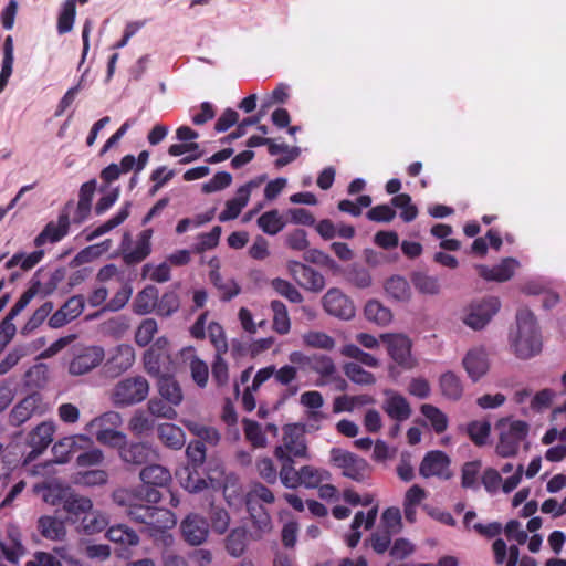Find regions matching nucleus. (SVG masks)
<instances>
[{
  "label": "nucleus",
  "instance_id": "obj_1",
  "mask_svg": "<svg viewBox=\"0 0 566 566\" xmlns=\"http://www.w3.org/2000/svg\"><path fill=\"white\" fill-rule=\"evenodd\" d=\"M517 331L512 336V347L518 358L527 359L542 350V337L535 315L528 308L516 313Z\"/></svg>",
  "mask_w": 566,
  "mask_h": 566
},
{
  "label": "nucleus",
  "instance_id": "obj_2",
  "mask_svg": "<svg viewBox=\"0 0 566 566\" xmlns=\"http://www.w3.org/2000/svg\"><path fill=\"white\" fill-rule=\"evenodd\" d=\"M139 478L143 482L138 490L140 499L154 504L161 500L159 489H166L171 482L170 471L155 462L145 465L139 472Z\"/></svg>",
  "mask_w": 566,
  "mask_h": 566
},
{
  "label": "nucleus",
  "instance_id": "obj_3",
  "mask_svg": "<svg viewBox=\"0 0 566 566\" xmlns=\"http://www.w3.org/2000/svg\"><path fill=\"white\" fill-rule=\"evenodd\" d=\"M528 428V424L522 420L500 419L496 423V429L500 431L496 453L502 458L514 457L527 437Z\"/></svg>",
  "mask_w": 566,
  "mask_h": 566
},
{
  "label": "nucleus",
  "instance_id": "obj_4",
  "mask_svg": "<svg viewBox=\"0 0 566 566\" xmlns=\"http://www.w3.org/2000/svg\"><path fill=\"white\" fill-rule=\"evenodd\" d=\"M149 394V382L143 376L127 377L119 380L111 394L112 402L119 408L144 401Z\"/></svg>",
  "mask_w": 566,
  "mask_h": 566
},
{
  "label": "nucleus",
  "instance_id": "obj_5",
  "mask_svg": "<svg viewBox=\"0 0 566 566\" xmlns=\"http://www.w3.org/2000/svg\"><path fill=\"white\" fill-rule=\"evenodd\" d=\"M45 501L53 505L61 504L63 510L74 520L92 510L93 503L90 497L76 494L70 488L60 485L49 486Z\"/></svg>",
  "mask_w": 566,
  "mask_h": 566
},
{
  "label": "nucleus",
  "instance_id": "obj_6",
  "mask_svg": "<svg viewBox=\"0 0 566 566\" xmlns=\"http://www.w3.org/2000/svg\"><path fill=\"white\" fill-rule=\"evenodd\" d=\"M331 461L334 465L342 469L344 476L356 482H364L371 474V467L365 459L340 448H333L331 450Z\"/></svg>",
  "mask_w": 566,
  "mask_h": 566
},
{
  "label": "nucleus",
  "instance_id": "obj_7",
  "mask_svg": "<svg viewBox=\"0 0 566 566\" xmlns=\"http://www.w3.org/2000/svg\"><path fill=\"white\" fill-rule=\"evenodd\" d=\"M274 457L308 458L304 426L291 423L283 428L282 443L275 447Z\"/></svg>",
  "mask_w": 566,
  "mask_h": 566
},
{
  "label": "nucleus",
  "instance_id": "obj_8",
  "mask_svg": "<svg viewBox=\"0 0 566 566\" xmlns=\"http://www.w3.org/2000/svg\"><path fill=\"white\" fill-rule=\"evenodd\" d=\"M153 229L143 230L136 240L135 247H132V237L128 232L124 233L119 244V254L127 266H133L143 262L151 253Z\"/></svg>",
  "mask_w": 566,
  "mask_h": 566
},
{
  "label": "nucleus",
  "instance_id": "obj_9",
  "mask_svg": "<svg viewBox=\"0 0 566 566\" xmlns=\"http://www.w3.org/2000/svg\"><path fill=\"white\" fill-rule=\"evenodd\" d=\"M118 454L123 462L133 467L148 465L160 458L158 450L151 443L129 442L127 440L119 446Z\"/></svg>",
  "mask_w": 566,
  "mask_h": 566
},
{
  "label": "nucleus",
  "instance_id": "obj_10",
  "mask_svg": "<svg viewBox=\"0 0 566 566\" xmlns=\"http://www.w3.org/2000/svg\"><path fill=\"white\" fill-rule=\"evenodd\" d=\"M500 306V300L495 296L472 302L463 322L473 329H481L499 312Z\"/></svg>",
  "mask_w": 566,
  "mask_h": 566
},
{
  "label": "nucleus",
  "instance_id": "obj_11",
  "mask_svg": "<svg viewBox=\"0 0 566 566\" xmlns=\"http://www.w3.org/2000/svg\"><path fill=\"white\" fill-rule=\"evenodd\" d=\"M73 202L69 201L61 210L57 217V221H50L43 228V230L35 237L34 245L42 247L46 242L55 243L61 241L70 230V211Z\"/></svg>",
  "mask_w": 566,
  "mask_h": 566
},
{
  "label": "nucleus",
  "instance_id": "obj_12",
  "mask_svg": "<svg viewBox=\"0 0 566 566\" xmlns=\"http://www.w3.org/2000/svg\"><path fill=\"white\" fill-rule=\"evenodd\" d=\"M135 363V349L132 345L120 344L114 348L108 359L103 365V371L107 377L116 378L128 370Z\"/></svg>",
  "mask_w": 566,
  "mask_h": 566
},
{
  "label": "nucleus",
  "instance_id": "obj_13",
  "mask_svg": "<svg viewBox=\"0 0 566 566\" xmlns=\"http://www.w3.org/2000/svg\"><path fill=\"white\" fill-rule=\"evenodd\" d=\"M326 313L340 319H350L355 316L353 301L338 289H329L322 298Z\"/></svg>",
  "mask_w": 566,
  "mask_h": 566
},
{
  "label": "nucleus",
  "instance_id": "obj_14",
  "mask_svg": "<svg viewBox=\"0 0 566 566\" xmlns=\"http://www.w3.org/2000/svg\"><path fill=\"white\" fill-rule=\"evenodd\" d=\"M105 352L101 346H90L76 354L69 365V373L81 376L90 373L102 364Z\"/></svg>",
  "mask_w": 566,
  "mask_h": 566
},
{
  "label": "nucleus",
  "instance_id": "obj_15",
  "mask_svg": "<svg viewBox=\"0 0 566 566\" xmlns=\"http://www.w3.org/2000/svg\"><path fill=\"white\" fill-rule=\"evenodd\" d=\"M382 339L387 344L389 356L402 368L411 369L415 360L411 356V340L402 334L386 335Z\"/></svg>",
  "mask_w": 566,
  "mask_h": 566
},
{
  "label": "nucleus",
  "instance_id": "obj_16",
  "mask_svg": "<svg viewBox=\"0 0 566 566\" xmlns=\"http://www.w3.org/2000/svg\"><path fill=\"white\" fill-rule=\"evenodd\" d=\"M184 539L192 546L202 544L209 534L207 520L198 514L191 513L185 517L180 525Z\"/></svg>",
  "mask_w": 566,
  "mask_h": 566
},
{
  "label": "nucleus",
  "instance_id": "obj_17",
  "mask_svg": "<svg viewBox=\"0 0 566 566\" xmlns=\"http://www.w3.org/2000/svg\"><path fill=\"white\" fill-rule=\"evenodd\" d=\"M449 465L450 459L444 452L439 450L430 451L423 457L419 467V473L423 478L439 476L449 479Z\"/></svg>",
  "mask_w": 566,
  "mask_h": 566
},
{
  "label": "nucleus",
  "instance_id": "obj_18",
  "mask_svg": "<svg viewBox=\"0 0 566 566\" xmlns=\"http://www.w3.org/2000/svg\"><path fill=\"white\" fill-rule=\"evenodd\" d=\"M55 427L52 422H41L28 437V444L32 450L27 455V460L32 461L39 457L53 441Z\"/></svg>",
  "mask_w": 566,
  "mask_h": 566
},
{
  "label": "nucleus",
  "instance_id": "obj_19",
  "mask_svg": "<svg viewBox=\"0 0 566 566\" xmlns=\"http://www.w3.org/2000/svg\"><path fill=\"white\" fill-rule=\"evenodd\" d=\"M290 269L293 277L303 289L321 292L325 287L324 276L315 269L301 262H292Z\"/></svg>",
  "mask_w": 566,
  "mask_h": 566
},
{
  "label": "nucleus",
  "instance_id": "obj_20",
  "mask_svg": "<svg viewBox=\"0 0 566 566\" xmlns=\"http://www.w3.org/2000/svg\"><path fill=\"white\" fill-rule=\"evenodd\" d=\"M259 184L255 180H250L241 186L237 190L235 197L226 202V209L219 214V220L226 222L238 218L249 202L252 188L258 187Z\"/></svg>",
  "mask_w": 566,
  "mask_h": 566
},
{
  "label": "nucleus",
  "instance_id": "obj_21",
  "mask_svg": "<svg viewBox=\"0 0 566 566\" xmlns=\"http://www.w3.org/2000/svg\"><path fill=\"white\" fill-rule=\"evenodd\" d=\"M41 401V395L38 392H33L24 397L10 411L9 424L12 427L22 426L34 415Z\"/></svg>",
  "mask_w": 566,
  "mask_h": 566
},
{
  "label": "nucleus",
  "instance_id": "obj_22",
  "mask_svg": "<svg viewBox=\"0 0 566 566\" xmlns=\"http://www.w3.org/2000/svg\"><path fill=\"white\" fill-rule=\"evenodd\" d=\"M517 261L513 258H505L499 264L489 268L478 265V272L486 281L505 282L509 281L517 266Z\"/></svg>",
  "mask_w": 566,
  "mask_h": 566
},
{
  "label": "nucleus",
  "instance_id": "obj_23",
  "mask_svg": "<svg viewBox=\"0 0 566 566\" xmlns=\"http://www.w3.org/2000/svg\"><path fill=\"white\" fill-rule=\"evenodd\" d=\"M462 365L472 381L481 379L489 370V361L483 349H471L462 360Z\"/></svg>",
  "mask_w": 566,
  "mask_h": 566
},
{
  "label": "nucleus",
  "instance_id": "obj_24",
  "mask_svg": "<svg viewBox=\"0 0 566 566\" xmlns=\"http://www.w3.org/2000/svg\"><path fill=\"white\" fill-rule=\"evenodd\" d=\"M96 190V180L91 179L84 182L78 192V201L73 217L76 224L83 223L91 214L92 200Z\"/></svg>",
  "mask_w": 566,
  "mask_h": 566
},
{
  "label": "nucleus",
  "instance_id": "obj_25",
  "mask_svg": "<svg viewBox=\"0 0 566 566\" xmlns=\"http://www.w3.org/2000/svg\"><path fill=\"white\" fill-rule=\"evenodd\" d=\"M253 526L250 537L253 541H260L271 532L272 520L269 512L262 505L247 506Z\"/></svg>",
  "mask_w": 566,
  "mask_h": 566
},
{
  "label": "nucleus",
  "instance_id": "obj_26",
  "mask_svg": "<svg viewBox=\"0 0 566 566\" xmlns=\"http://www.w3.org/2000/svg\"><path fill=\"white\" fill-rule=\"evenodd\" d=\"M77 441L88 442L85 436L65 437L56 442L52 448L53 461L55 463H66L80 450Z\"/></svg>",
  "mask_w": 566,
  "mask_h": 566
},
{
  "label": "nucleus",
  "instance_id": "obj_27",
  "mask_svg": "<svg viewBox=\"0 0 566 566\" xmlns=\"http://www.w3.org/2000/svg\"><path fill=\"white\" fill-rule=\"evenodd\" d=\"M158 440L166 447L172 450H180L186 443V436L184 430L169 422L160 423L157 427Z\"/></svg>",
  "mask_w": 566,
  "mask_h": 566
},
{
  "label": "nucleus",
  "instance_id": "obj_28",
  "mask_svg": "<svg viewBox=\"0 0 566 566\" xmlns=\"http://www.w3.org/2000/svg\"><path fill=\"white\" fill-rule=\"evenodd\" d=\"M384 411L397 422L407 420L411 416V407L408 400L400 394L391 392L385 400Z\"/></svg>",
  "mask_w": 566,
  "mask_h": 566
},
{
  "label": "nucleus",
  "instance_id": "obj_29",
  "mask_svg": "<svg viewBox=\"0 0 566 566\" xmlns=\"http://www.w3.org/2000/svg\"><path fill=\"white\" fill-rule=\"evenodd\" d=\"M250 533L244 527H235L230 531L224 539L227 553L232 557H241L248 547Z\"/></svg>",
  "mask_w": 566,
  "mask_h": 566
},
{
  "label": "nucleus",
  "instance_id": "obj_30",
  "mask_svg": "<svg viewBox=\"0 0 566 566\" xmlns=\"http://www.w3.org/2000/svg\"><path fill=\"white\" fill-rule=\"evenodd\" d=\"M36 527L43 537L52 541H60L66 534L64 522L51 515L40 516Z\"/></svg>",
  "mask_w": 566,
  "mask_h": 566
},
{
  "label": "nucleus",
  "instance_id": "obj_31",
  "mask_svg": "<svg viewBox=\"0 0 566 566\" xmlns=\"http://www.w3.org/2000/svg\"><path fill=\"white\" fill-rule=\"evenodd\" d=\"M158 391L164 400L171 406L182 402L184 394L179 382L172 376H161L158 380Z\"/></svg>",
  "mask_w": 566,
  "mask_h": 566
},
{
  "label": "nucleus",
  "instance_id": "obj_32",
  "mask_svg": "<svg viewBox=\"0 0 566 566\" xmlns=\"http://www.w3.org/2000/svg\"><path fill=\"white\" fill-rule=\"evenodd\" d=\"M158 289L154 285L145 286L138 292L134 301V311L136 314L145 315L157 310Z\"/></svg>",
  "mask_w": 566,
  "mask_h": 566
},
{
  "label": "nucleus",
  "instance_id": "obj_33",
  "mask_svg": "<svg viewBox=\"0 0 566 566\" xmlns=\"http://www.w3.org/2000/svg\"><path fill=\"white\" fill-rule=\"evenodd\" d=\"M280 463L279 478L287 489H296L301 485V469L294 468V459L291 457L276 458Z\"/></svg>",
  "mask_w": 566,
  "mask_h": 566
},
{
  "label": "nucleus",
  "instance_id": "obj_34",
  "mask_svg": "<svg viewBox=\"0 0 566 566\" xmlns=\"http://www.w3.org/2000/svg\"><path fill=\"white\" fill-rule=\"evenodd\" d=\"M150 516L151 520L148 521L147 526L151 535L164 533L176 525L175 515L169 510L154 506Z\"/></svg>",
  "mask_w": 566,
  "mask_h": 566
},
{
  "label": "nucleus",
  "instance_id": "obj_35",
  "mask_svg": "<svg viewBox=\"0 0 566 566\" xmlns=\"http://www.w3.org/2000/svg\"><path fill=\"white\" fill-rule=\"evenodd\" d=\"M130 207L132 203L129 201H126L115 216H113L103 224L98 226L91 233L86 234V241H92L98 237H102L105 233L115 229L116 227L120 226L129 217Z\"/></svg>",
  "mask_w": 566,
  "mask_h": 566
},
{
  "label": "nucleus",
  "instance_id": "obj_36",
  "mask_svg": "<svg viewBox=\"0 0 566 566\" xmlns=\"http://www.w3.org/2000/svg\"><path fill=\"white\" fill-rule=\"evenodd\" d=\"M130 207L132 203L129 201H126L115 216H113L103 224L98 226L91 233L86 234V241H92L98 237H102L105 233L115 229L116 227L120 226L129 217Z\"/></svg>",
  "mask_w": 566,
  "mask_h": 566
},
{
  "label": "nucleus",
  "instance_id": "obj_37",
  "mask_svg": "<svg viewBox=\"0 0 566 566\" xmlns=\"http://www.w3.org/2000/svg\"><path fill=\"white\" fill-rule=\"evenodd\" d=\"M107 538L124 547L136 546L139 543L137 533L125 524L113 525L107 530Z\"/></svg>",
  "mask_w": 566,
  "mask_h": 566
},
{
  "label": "nucleus",
  "instance_id": "obj_38",
  "mask_svg": "<svg viewBox=\"0 0 566 566\" xmlns=\"http://www.w3.org/2000/svg\"><path fill=\"white\" fill-rule=\"evenodd\" d=\"M439 385L446 398L457 401L462 397L463 386L461 379L453 371L442 374Z\"/></svg>",
  "mask_w": 566,
  "mask_h": 566
},
{
  "label": "nucleus",
  "instance_id": "obj_39",
  "mask_svg": "<svg viewBox=\"0 0 566 566\" xmlns=\"http://www.w3.org/2000/svg\"><path fill=\"white\" fill-rule=\"evenodd\" d=\"M286 222L276 209L261 214L258 219L259 228L269 235H275L282 231Z\"/></svg>",
  "mask_w": 566,
  "mask_h": 566
},
{
  "label": "nucleus",
  "instance_id": "obj_40",
  "mask_svg": "<svg viewBox=\"0 0 566 566\" xmlns=\"http://www.w3.org/2000/svg\"><path fill=\"white\" fill-rule=\"evenodd\" d=\"M274 501V493L266 485L261 482L251 483L250 490L245 496L247 506L261 505L260 502L272 504Z\"/></svg>",
  "mask_w": 566,
  "mask_h": 566
},
{
  "label": "nucleus",
  "instance_id": "obj_41",
  "mask_svg": "<svg viewBox=\"0 0 566 566\" xmlns=\"http://www.w3.org/2000/svg\"><path fill=\"white\" fill-rule=\"evenodd\" d=\"M364 313L368 321L378 325H387L392 318L391 311L376 300H370L366 303Z\"/></svg>",
  "mask_w": 566,
  "mask_h": 566
},
{
  "label": "nucleus",
  "instance_id": "obj_42",
  "mask_svg": "<svg viewBox=\"0 0 566 566\" xmlns=\"http://www.w3.org/2000/svg\"><path fill=\"white\" fill-rule=\"evenodd\" d=\"M178 478L181 486L191 493L200 492L207 488V482L200 476L198 469L186 467L178 473Z\"/></svg>",
  "mask_w": 566,
  "mask_h": 566
},
{
  "label": "nucleus",
  "instance_id": "obj_43",
  "mask_svg": "<svg viewBox=\"0 0 566 566\" xmlns=\"http://www.w3.org/2000/svg\"><path fill=\"white\" fill-rule=\"evenodd\" d=\"M73 481L77 485L99 486L108 481V473L102 469L78 471L74 474Z\"/></svg>",
  "mask_w": 566,
  "mask_h": 566
},
{
  "label": "nucleus",
  "instance_id": "obj_44",
  "mask_svg": "<svg viewBox=\"0 0 566 566\" xmlns=\"http://www.w3.org/2000/svg\"><path fill=\"white\" fill-rule=\"evenodd\" d=\"M331 479V473L324 469L313 465H303L301 468V485L307 489L318 488L323 481Z\"/></svg>",
  "mask_w": 566,
  "mask_h": 566
},
{
  "label": "nucleus",
  "instance_id": "obj_45",
  "mask_svg": "<svg viewBox=\"0 0 566 566\" xmlns=\"http://www.w3.org/2000/svg\"><path fill=\"white\" fill-rule=\"evenodd\" d=\"M271 310L273 312V329L285 335L290 332L291 322L285 304L279 300L271 302Z\"/></svg>",
  "mask_w": 566,
  "mask_h": 566
},
{
  "label": "nucleus",
  "instance_id": "obj_46",
  "mask_svg": "<svg viewBox=\"0 0 566 566\" xmlns=\"http://www.w3.org/2000/svg\"><path fill=\"white\" fill-rule=\"evenodd\" d=\"M76 15V0H66L57 17V33L65 34L72 31Z\"/></svg>",
  "mask_w": 566,
  "mask_h": 566
},
{
  "label": "nucleus",
  "instance_id": "obj_47",
  "mask_svg": "<svg viewBox=\"0 0 566 566\" xmlns=\"http://www.w3.org/2000/svg\"><path fill=\"white\" fill-rule=\"evenodd\" d=\"M54 305L51 301L44 302L39 308L34 311L31 317L25 322L21 328V334L27 336L40 327L48 316L53 311Z\"/></svg>",
  "mask_w": 566,
  "mask_h": 566
},
{
  "label": "nucleus",
  "instance_id": "obj_48",
  "mask_svg": "<svg viewBox=\"0 0 566 566\" xmlns=\"http://www.w3.org/2000/svg\"><path fill=\"white\" fill-rule=\"evenodd\" d=\"M343 371L354 384L369 386L376 382V377L357 363L344 364Z\"/></svg>",
  "mask_w": 566,
  "mask_h": 566
},
{
  "label": "nucleus",
  "instance_id": "obj_49",
  "mask_svg": "<svg viewBox=\"0 0 566 566\" xmlns=\"http://www.w3.org/2000/svg\"><path fill=\"white\" fill-rule=\"evenodd\" d=\"M210 280L221 293L222 301H230L237 296L241 289L234 280H223L218 271L210 272Z\"/></svg>",
  "mask_w": 566,
  "mask_h": 566
},
{
  "label": "nucleus",
  "instance_id": "obj_50",
  "mask_svg": "<svg viewBox=\"0 0 566 566\" xmlns=\"http://www.w3.org/2000/svg\"><path fill=\"white\" fill-rule=\"evenodd\" d=\"M154 426V420L144 410H136L128 421V429L136 437L147 434Z\"/></svg>",
  "mask_w": 566,
  "mask_h": 566
},
{
  "label": "nucleus",
  "instance_id": "obj_51",
  "mask_svg": "<svg viewBox=\"0 0 566 566\" xmlns=\"http://www.w3.org/2000/svg\"><path fill=\"white\" fill-rule=\"evenodd\" d=\"M0 548L8 562L17 564L24 553L19 534L10 533L7 541L0 542Z\"/></svg>",
  "mask_w": 566,
  "mask_h": 566
},
{
  "label": "nucleus",
  "instance_id": "obj_52",
  "mask_svg": "<svg viewBox=\"0 0 566 566\" xmlns=\"http://www.w3.org/2000/svg\"><path fill=\"white\" fill-rule=\"evenodd\" d=\"M44 256L42 250L33 251L30 254L15 253L6 263L7 269L19 265L23 271L33 269Z\"/></svg>",
  "mask_w": 566,
  "mask_h": 566
},
{
  "label": "nucleus",
  "instance_id": "obj_53",
  "mask_svg": "<svg viewBox=\"0 0 566 566\" xmlns=\"http://www.w3.org/2000/svg\"><path fill=\"white\" fill-rule=\"evenodd\" d=\"M390 203L392 207L401 209L400 218L405 222H411L418 216V208L412 205L411 197L408 193L396 195L391 198Z\"/></svg>",
  "mask_w": 566,
  "mask_h": 566
},
{
  "label": "nucleus",
  "instance_id": "obj_54",
  "mask_svg": "<svg viewBox=\"0 0 566 566\" xmlns=\"http://www.w3.org/2000/svg\"><path fill=\"white\" fill-rule=\"evenodd\" d=\"M421 413L430 421L436 433H442L448 428L447 416L437 407L424 403L420 408Z\"/></svg>",
  "mask_w": 566,
  "mask_h": 566
},
{
  "label": "nucleus",
  "instance_id": "obj_55",
  "mask_svg": "<svg viewBox=\"0 0 566 566\" xmlns=\"http://www.w3.org/2000/svg\"><path fill=\"white\" fill-rule=\"evenodd\" d=\"M379 528L398 534L402 530L401 512L398 507L391 506L386 509L380 517Z\"/></svg>",
  "mask_w": 566,
  "mask_h": 566
},
{
  "label": "nucleus",
  "instance_id": "obj_56",
  "mask_svg": "<svg viewBox=\"0 0 566 566\" xmlns=\"http://www.w3.org/2000/svg\"><path fill=\"white\" fill-rule=\"evenodd\" d=\"M108 525L106 515L99 511H88L82 518V526L86 534H95L104 531Z\"/></svg>",
  "mask_w": 566,
  "mask_h": 566
},
{
  "label": "nucleus",
  "instance_id": "obj_57",
  "mask_svg": "<svg viewBox=\"0 0 566 566\" xmlns=\"http://www.w3.org/2000/svg\"><path fill=\"white\" fill-rule=\"evenodd\" d=\"M189 370L192 381L199 388H206L209 380V367L198 356H192L189 361Z\"/></svg>",
  "mask_w": 566,
  "mask_h": 566
},
{
  "label": "nucleus",
  "instance_id": "obj_58",
  "mask_svg": "<svg viewBox=\"0 0 566 566\" xmlns=\"http://www.w3.org/2000/svg\"><path fill=\"white\" fill-rule=\"evenodd\" d=\"M394 535L395 534H391L388 531L378 528L370 534L369 538L366 541V545L370 546L376 554L382 555L386 552H389Z\"/></svg>",
  "mask_w": 566,
  "mask_h": 566
},
{
  "label": "nucleus",
  "instance_id": "obj_59",
  "mask_svg": "<svg viewBox=\"0 0 566 566\" xmlns=\"http://www.w3.org/2000/svg\"><path fill=\"white\" fill-rule=\"evenodd\" d=\"M385 291L392 298L403 301L409 296V284L401 276H391L385 283Z\"/></svg>",
  "mask_w": 566,
  "mask_h": 566
},
{
  "label": "nucleus",
  "instance_id": "obj_60",
  "mask_svg": "<svg viewBox=\"0 0 566 566\" xmlns=\"http://www.w3.org/2000/svg\"><path fill=\"white\" fill-rule=\"evenodd\" d=\"M243 430H244V436H245L247 440L254 448L265 447L266 438H265V434L262 431V428L259 424V422L251 420V419H244L243 420Z\"/></svg>",
  "mask_w": 566,
  "mask_h": 566
},
{
  "label": "nucleus",
  "instance_id": "obj_61",
  "mask_svg": "<svg viewBox=\"0 0 566 566\" xmlns=\"http://www.w3.org/2000/svg\"><path fill=\"white\" fill-rule=\"evenodd\" d=\"M180 300L175 291H168L158 298L157 314L160 316H170L179 310Z\"/></svg>",
  "mask_w": 566,
  "mask_h": 566
},
{
  "label": "nucleus",
  "instance_id": "obj_62",
  "mask_svg": "<svg viewBox=\"0 0 566 566\" xmlns=\"http://www.w3.org/2000/svg\"><path fill=\"white\" fill-rule=\"evenodd\" d=\"M467 432L473 443L478 447L484 446L491 432V424L488 421H471Z\"/></svg>",
  "mask_w": 566,
  "mask_h": 566
},
{
  "label": "nucleus",
  "instance_id": "obj_63",
  "mask_svg": "<svg viewBox=\"0 0 566 566\" xmlns=\"http://www.w3.org/2000/svg\"><path fill=\"white\" fill-rule=\"evenodd\" d=\"M412 283L415 287L423 294L434 295L440 291L438 279L426 273H415L412 275Z\"/></svg>",
  "mask_w": 566,
  "mask_h": 566
},
{
  "label": "nucleus",
  "instance_id": "obj_64",
  "mask_svg": "<svg viewBox=\"0 0 566 566\" xmlns=\"http://www.w3.org/2000/svg\"><path fill=\"white\" fill-rule=\"evenodd\" d=\"M158 326L154 318L144 319L135 333V342L138 346H147L157 333Z\"/></svg>",
  "mask_w": 566,
  "mask_h": 566
}]
</instances>
